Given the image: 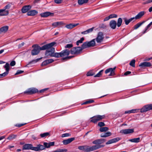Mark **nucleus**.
Here are the masks:
<instances>
[{
	"label": "nucleus",
	"instance_id": "1",
	"mask_svg": "<svg viewBox=\"0 0 152 152\" xmlns=\"http://www.w3.org/2000/svg\"><path fill=\"white\" fill-rule=\"evenodd\" d=\"M56 44V43L55 42H52L45 45L41 47L37 45H33L32 47L34 48L31 51V54L33 56L36 55L39 53L40 50H46L45 55L46 56H50V48Z\"/></svg>",
	"mask_w": 152,
	"mask_h": 152
},
{
	"label": "nucleus",
	"instance_id": "2",
	"mask_svg": "<svg viewBox=\"0 0 152 152\" xmlns=\"http://www.w3.org/2000/svg\"><path fill=\"white\" fill-rule=\"evenodd\" d=\"M50 57H54L56 58H59L64 56H67L70 53L69 50L68 49L64 50L60 53H55V48L51 47L50 49Z\"/></svg>",
	"mask_w": 152,
	"mask_h": 152
},
{
	"label": "nucleus",
	"instance_id": "3",
	"mask_svg": "<svg viewBox=\"0 0 152 152\" xmlns=\"http://www.w3.org/2000/svg\"><path fill=\"white\" fill-rule=\"evenodd\" d=\"M44 147L41 144L37 145L36 147H34L32 146L31 144H26L25 145L23 148V149L28 150L30 149L35 151H39L42 150L44 149Z\"/></svg>",
	"mask_w": 152,
	"mask_h": 152
},
{
	"label": "nucleus",
	"instance_id": "4",
	"mask_svg": "<svg viewBox=\"0 0 152 152\" xmlns=\"http://www.w3.org/2000/svg\"><path fill=\"white\" fill-rule=\"evenodd\" d=\"M104 146V145H94L92 146L85 145V152H90Z\"/></svg>",
	"mask_w": 152,
	"mask_h": 152
},
{
	"label": "nucleus",
	"instance_id": "5",
	"mask_svg": "<svg viewBox=\"0 0 152 152\" xmlns=\"http://www.w3.org/2000/svg\"><path fill=\"white\" fill-rule=\"evenodd\" d=\"M105 117L104 115H97L91 118V119L90 121L94 123H96L97 122L104 119Z\"/></svg>",
	"mask_w": 152,
	"mask_h": 152
},
{
	"label": "nucleus",
	"instance_id": "6",
	"mask_svg": "<svg viewBox=\"0 0 152 152\" xmlns=\"http://www.w3.org/2000/svg\"><path fill=\"white\" fill-rule=\"evenodd\" d=\"M82 51V49L80 47H77L72 48L70 50V53L72 54H78Z\"/></svg>",
	"mask_w": 152,
	"mask_h": 152
},
{
	"label": "nucleus",
	"instance_id": "7",
	"mask_svg": "<svg viewBox=\"0 0 152 152\" xmlns=\"http://www.w3.org/2000/svg\"><path fill=\"white\" fill-rule=\"evenodd\" d=\"M104 38V36L103 33L99 32L98 33L97 37L96 38V40L98 43L102 42Z\"/></svg>",
	"mask_w": 152,
	"mask_h": 152
},
{
	"label": "nucleus",
	"instance_id": "8",
	"mask_svg": "<svg viewBox=\"0 0 152 152\" xmlns=\"http://www.w3.org/2000/svg\"><path fill=\"white\" fill-rule=\"evenodd\" d=\"M106 141L105 139H97L93 141L92 143L96 145H99L98 144H101L104 143V142Z\"/></svg>",
	"mask_w": 152,
	"mask_h": 152
},
{
	"label": "nucleus",
	"instance_id": "9",
	"mask_svg": "<svg viewBox=\"0 0 152 152\" xmlns=\"http://www.w3.org/2000/svg\"><path fill=\"white\" fill-rule=\"evenodd\" d=\"M134 132L133 129H122L120 131V133L124 134H127L130 133H132Z\"/></svg>",
	"mask_w": 152,
	"mask_h": 152
},
{
	"label": "nucleus",
	"instance_id": "10",
	"mask_svg": "<svg viewBox=\"0 0 152 152\" xmlns=\"http://www.w3.org/2000/svg\"><path fill=\"white\" fill-rule=\"evenodd\" d=\"M116 67L113 68H110L106 69L105 72L106 74H107L109 72L110 73L109 75V76H113L115 74L114 70L115 69Z\"/></svg>",
	"mask_w": 152,
	"mask_h": 152
},
{
	"label": "nucleus",
	"instance_id": "11",
	"mask_svg": "<svg viewBox=\"0 0 152 152\" xmlns=\"http://www.w3.org/2000/svg\"><path fill=\"white\" fill-rule=\"evenodd\" d=\"M120 139H121L119 137L114 138L108 140L106 142V145H108L113 143H115L118 141Z\"/></svg>",
	"mask_w": 152,
	"mask_h": 152
},
{
	"label": "nucleus",
	"instance_id": "12",
	"mask_svg": "<svg viewBox=\"0 0 152 152\" xmlns=\"http://www.w3.org/2000/svg\"><path fill=\"white\" fill-rule=\"evenodd\" d=\"M117 23L116 21L114 20H111L109 23L110 27L113 29H115L117 26Z\"/></svg>",
	"mask_w": 152,
	"mask_h": 152
},
{
	"label": "nucleus",
	"instance_id": "13",
	"mask_svg": "<svg viewBox=\"0 0 152 152\" xmlns=\"http://www.w3.org/2000/svg\"><path fill=\"white\" fill-rule=\"evenodd\" d=\"M31 8V6L30 5H26L23 6L22 9V12L23 13H25Z\"/></svg>",
	"mask_w": 152,
	"mask_h": 152
},
{
	"label": "nucleus",
	"instance_id": "14",
	"mask_svg": "<svg viewBox=\"0 0 152 152\" xmlns=\"http://www.w3.org/2000/svg\"><path fill=\"white\" fill-rule=\"evenodd\" d=\"M151 66V64L149 62H145L142 63H141L139 65V66H140L142 68L144 67H149Z\"/></svg>",
	"mask_w": 152,
	"mask_h": 152
},
{
	"label": "nucleus",
	"instance_id": "15",
	"mask_svg": "<svg viewBox=\"0 0 152 152\" xmlns=\"http://www.w3.org/2000/svg\"><path fill=\"white\" fill-rule=\"evenodd\" d=\"M54 14L50 12H45L40 14L41 16L43 17H46L49 16H52Z\"/></svg>",
	"mask_w": 152,
	"mask_h": 152
},
{
	"label": "nucleus",
	"instance_id": "16",
	"mask_svg": "<svg viewBox=\"0 0 152 152\" xmlns=\"http://www.w3.org/2000/svg\"><path fill=\"white\" fill-rule=\"evenodd\" d=\"M75 139L74 137L71 138L66 140H64L62 142L64 144L66 145L71 143Z\"/></svg>",
	"mask_w": 152,
	"mask_h": 152
},
{
	"label": "nucleus",
	"instance_id": "17",
	"mask_svg": "<svg viewBox=\"0 0 152 152\" xmlns=\"http://www.w3.org/2000/svg\"><path fill=\"white\" fill-rule=\"evenodd\" d=\"M38 90L35 88H33L29 89L28 91L25 92V93L32 94L36 93L38 92Z\"/></svg>",
	"mask_w": 152,
	"mask_h": 152
},
{
	"label": "nucleus",
	"instance_id": "18",
	"mask_svg": "<svg viewBox=\"0 0 152 152\" xmlns=\"http://www.w3.org/2000/svg\"><path fill=\"white\" fill-rule=\"evenodd\" d=\"M9 14L8 10H5L4 9H0V16L7 15Z\"/></svg>",
	"mask_w": 152,
	"mask_h": 152
},
{
	"label": "nucleus",
	"instance_id": "19",
	"mask_svg": "<svg viewBox=\"0 0 152 152\" xmlns=\"http://www.w3.org/2000/svg\"><path fill=\"white\" fill-rule=\"evenodd\" d=\"M9 64L8 63H6L4 66V68L6 69V71L2 74V75H4L5 76L7 75L9 72Z\"/></svg>",
	"mask_w": 152,
	"mask_h": 152
},
{
	"label": "nucleus",
	"instance_id": "20",
	"mask_svg": "<svg viewBox=\"0 0 152 152\" xmlns=\"http://www.w3.org/2000/svg\"><path fill=\"white\" fill-rule=\"evenodd\" d=\"M145 13L144 11H141L139 12L135 17H134L135 20L141 18L145 14Z\"/></svg>",
	"mask_w": 152,
	"mask_h": 152
},
{
	"label": "nucleus",
	"instance_id": "21",
	"mask_svg": "<svg viewBox=\"0 0 152 152\" xmlns=\"http://www.w3.org/2000/svg\"><path fill=\"white\" fill-rule=\"evenodd\" d=\"M37 11L32 10L27 12V14L28 16H33L37 15Z\"/></svg>",
	"mask_w": 152,
	"mask_h": 152
},
{
	"label": "nucleus",
	"instance_id": "22",
	"mask_svg": "<svg viewBox=\"0 0 152 152\" xmlns=\"http://www.w3.org/2000/svg\"><path fill=\"white\" fill-rule=\"evenodd\" d=\"M150 110L149 105H147L145 106L140 109L141 113L146 112Z\"/></svg>",
	"mask_w": 152,
	"mask_h": 152
},
{
	"label": "nucleus",
	"instance_id": "23",
	"mask_svg": "<svg viewBox=\"0 0 152 152\" xmlns=\"http://www.w3.org/2000/svg\"><path fill=\"white\" fill-rule=\"evenodd\" d=\"M8 29V26H5L0 28V34L2 33H5L6 32Z\"/></svg>",
	"mask_w": 152,
	"mask_h": 152
},
{
	"label": "nucleus",
	"instance_id": "24",
	"mask_svg": "<svg viewBox=\"0 0 152 152\" xmlns=\"http://www.w3.org/2000/svg\"><path fill=\"white\" fill-rule=\"evenodd\" d=\"M79 23L72 24L70 23L66 25L65 27L68 29H71L77 26Z\"/></svg>",
	"mask_w": 152,
	"mask_h": 152
},
{
	"label": "nucleus",
	"instance_id": "25",
	"mask_svg": "<svg viewBox=\"0 0 152 152\" xmlns=\"http://www.w3.org/2000/svg\"><path fill=\"white\" fill-rule=\"evenodd\" d=\"M95 39H94L90 42H86L88 47H93L95 46Z\"/></svg>",
	"mask_w": 152,
	"mask_h": 152
},
{
	"label": "nucleus",
	"instance_id": "26",
	"mask_svg": "<svg viewBox=\"0 0 152 152\" xmlns=\"http://www.w3.org/2000/svg\"><path fill=\"white\" fill-rule=\"evenodd\" d=\"M64 24L63 22L62 21L61 22H54L52 24V26L54 28L57 27L58 26H60Z\"/></svg>",
	"mask_w": 152,
	"mask_h": 152
},
{
	"label": "nucleus",
	"instance_id": "27",
	"mask_svg": "<svg viewBox=\"0 0 152 152\" xmlns=\"http://www.w3.org/2000/svg\"><path fill=\"white\" fill-rule=\"evenodd\" d=\"M129 141L132 142L138 143L140 141V138L138 137L129 140Z\"/></svg>",
	"mask_w": 152,
	"mask_h": 152
},
{
	"label": "nucleus",
	"instance_id": "28",
	"mask_svg": "<svg viewBox=\"0 0 152 152\" xmlns=\"http://www.w3.org/2000/svg\"><path fill=\"white\" fill-rule=\"evenodd\" d=\"M112 133L110 132H107L104 134H102L100 135L101 137H106L111 135Z\"/></svg>",
	"mask_w": 152,
	"mask_h": 152
},
{
	"label": "nucleus",
	"instance_id": "29",
	"mask_svg": "<svg viewBox=\"0 0 152 152\" xmlns=\"http://www.w3.org/2000/svg\"><path fill=\"white\" fill-rule=\"evenodd\" d=\"M17 136L16 135L13 134H11L9 136L7 137V139L11 141L16 138Z\"/></svg>",
	"mask_w": 152,
	"mask_h": 152
},
{
	"label": "nucleus",
	"instance_id": "30",
	"mask_svg": "<svg viewBox=\"0 0 152 152\" xmlns=\"http://www.w3.org/2000/svg\"><path fill=\"white\" fill-rule=\"evenodd\" d=\"M93 28H91L88 29L87 30L85 31H84L82 32L81 34H88L89 33H90V32H92L93 31Z\"/></svg>",
	"mask_w": 152,
	"mask_h": 152
},
{
	"label": "nucleus",
	"instance_id": "31",
	"mask_svg": "<svg viewBox=\"0 0 152 152\" xmlns=\"http://www.w3.org/2000/svg\"><path fill=\"white\" fill-rule=\"evenodd\" d=\"M88 0H78V3L79 5H82L83 4L87 3Z\"/></svg>",
	"mask_w": 152,
	"mask_h": 152
},
{
	"label": "nucleus",
	"instance_id": "32",
	"mask_svg": "<svg viewBox=\"0 0 152 152\" xmlns=\"http://www.w3.org/2000/svg\"><path fill=\"white\" fill-rule=\"evenodd\" d=\"M122 23V20L121 18H118L117 21V25L118 27H120Z\"/></svg>",
	"mask_w": 152,
	"mask_h": 152
},
{
	"label": "nucleus",
	"instance_id": "33",
	"mask_svg": "<svg viewBox=\"0 0 152 152\" xmlns=\"http://www.w3.org/2000/svg\"><path fill=\"white\" fill-rule=\"evenodd\" d=\"M109 129L107 127H101L99 129V131L101 132H105Z\"/></svg>",
	"mask_w": 152,
	"mask_h": 152
},
{
	"label": "nucleus",
	"instance_id": "34",
	"mask_svg": "<svg viewBox=\"0 0 152 152\" xmlns=\"http://www.w3.org/2000/svg\"><path fill=\"white\" fill-rule=\"evenodd\" d=\"M50 135V134L48 132H45L44 133L42 134H40V136L42 138H44L48 136L49 135Z\"/></svg>",
	"mask_w": 152,
	"mask_h": 152
},
{
	"label": "nucleus",
	"instance_id": "35",
	"mask_svg": "<svg viewBox=\"0 0 152 152\" xmlns=\"http://www.w3.org/2000/svg\"><path fill=\"white\" fill-rule=\"evenodd\" d=\"M88 47V46L87 43V42H85L83 43L81 46V48L82 49V50L83 49L86 48Z\"/></svg>",
	"mask_w": 152,
	"mask_h": 152
},
{
	"label": "nucleus",
	"instance_id": "36",
	"mask_svg": "<svg viewBox=\"0 0 152 152\" xmlns=\"http://www.w3.org/2000/svg\"><path fill=\"white\" fill-rule=\"evenodd\" d=\"M144 21L140 23H138L137 24H136L134 26V28L135 29H137L139 27L144 23Z\"/></svg>",
	"mask_w": 152,
	"mask_h": 152
},
{
	"label": "nucleus",
	"instance_id": "37",
	"mask_svg": "<svg viewBox=\"0 0 152 152\" xmlns=\"http://www.w3.org/2000/svg\"><path fill=\"white\" fill-rule=\"evenodd\" d=\"M94 100L92 99H90L88 101H86L84 102L82 104H88L91 103L93 102Z\"/></svg>",
	"mask_w": 152,
	"mask_h": 152
},
{
	"label": "nucleus",
	"instance_id": "38",
	"mask_svg": "<svg viewBox=\"0 0 152 152\" xmlns=\"http://www.w3.org/2000/svg\"><path fill=\"white\" fill-rule=\"evenodd\" d=\"M103 72V70H102L100 71L97 74L94 76L95 77H99L102 75V73Z\"/></svg>",
	"mask_w": 152,
	"mask_h": 152
},
{
	"label": "nucleus",
	"instance_id": "39",
	"mask_svg": "<svg viewBox=\"0 0 152 152\" xmlns=\"http://www.w3.org/2000/svg\"><path fill=\"white\" fill-rule=\"evenodd\" d=\"M12 4L10 3L4 7V9L5 10H7V9H9L12 6Z\"/></svg>",
	"mask_w": 152,
	"mask_h": 152
},
{
	"label": "nucleus",
	"instance_id": "40",
	"mask_svg": "<svg viewBox=\"0 0 152 152\" xmlns=\"http://www.w3.org/2000/svg\"><path fill=\"white\" fill-rule=\"evenodd\" d=\"M84 39L83 37H82L81 38L80 40L77 41L76 42V44L77 45H79V43H81L83 42V41L84 40Z\"/></svg>",
	"mask_w": 152,
	"mask_h": 152
},
{
	"label": "nucleus",
	"instance_id": "41",
	"mask_svg": "<svg viewBox=\"0 0 152 152\" xmlns=\"http://www.w3.org/2000/svg\"><path fill=\"white\" fill-rule=\"evenodd\" d=\"M42 145L44 147V149H42V150L45 149V148H49V146H49V143L45 142L44 143V145Z\"/></svg>",
	"mask_w": 152,
	"mask_h": 152
},
{
	"label": "nucleus",
	"instance_id": "42",
	"mask_svg": "<svg viewBox=\"0 0 152 152\" xmlns=\"http://www.w3.org/2000/svg\"><path fill=\"white\" fill-rule=\"evenodd\" d=\"M123 19L126 25H128L130 23L129 19H127L126 18H123Z\"/></svg>",
	"mask_w": 152,
	"mask_h": 152
},
{
	"label": "nucleus",
	"instance_id": "43",
	"mask_svg": "<svg viewBox=\"0 0 152 152\" xmlns=\"http://www.w3.org/2000/svg\"><path fill=\"white\" fill-rule=\"evenodd\" d=\"M135 60H132L129 63V64L130 66H135Z\"/></svg>",
	"mask_w": 152,
	"mask_h": 152
},
{
	"label": "nucleus",
	"instance_id": "44",
	"mask_svg": "<svg viewBox=\"0 0 152 152\" xmlns=\"http://www.w3.org/2000/svg\"><path fill=\"white\" fill-rule=\"evenodd\" d=\"M78 149L81 151H84L85 149V145L79 146L78 147Z\"/></svg>",
	"mask_w": 152,
	"mask_h": 152
},
{
	"label": "nucleus",
	"instance_id": "45",
	"mask_svg": "<svg viewBox=\"0 0 152 152\" xmlns=\"http://www.w3.org/2000/svg\"><path fill=\"white\" fill-rule=\"evenodd\" d=\"M152 25V21L148 25L147 27L145 28V30L144 31L143 34L145 33L146 30L151 26Z\"/></svg>",
	"mask_w": 152,
	"mask_h": 152
},
{
	"label": "nucleus",
	"instance_id": "46",
	"mask_svg": "<svg viewBox=\"0 0 152 152\" xmlns=\"http://www.w3.org/2000/svg\"><path fill=\"white\" fill-rule=\"evenodd\" d=\"M73 47V45L71 44H68L65 46V48H70Z\"/></svg>",
	"mask_w": 152,
	"mask_h": 152
},
{
	"label": "nucleus",
	"instance_id": "47",
	"mask_svg": "<svg viewBox=\"0 0 152 152\" xmlns=\"http://www.w3.org/2000/svg\"><path fill=\"white\" fill-rule=\"evenodd\" d=\"M94 73L91 71L88 72L87 74V76H92L94 75Z\"/></svg>",
	"mask_w": 152,
	"mask_h": 152
},
{
	"label": "nucleus",
	"instance_id": "48",
	"mask_svg": "<svg viewBox=\"0 0 152 152\" xmlns=\"http://www.w3.org/2000/svg\"><path fill=\"white\" fill-rule=\"evenodd\" d=\"M110 18H116L117 17V15L115 14H112L109 15Z\"/></svg>",
	"mask_w": 152,
	"mask_h": 152
},
{
	"label": "nucleus",
	"instance_id": "49",
	"mask_svg": "<svg viewBox=\"0 0 152 152\" xmlns=\"http://www.w3.org/2000/svg\"><path fill=\"white\" fill-rule=\"evenodd\" d=\"M70 136V134L69 133H65L61 135V137H69Z\"/></svg>",
	"mask_w": 152,
	"mask_h": 152
},
{
	"label": "nucleus",
	"instance_id": "50",
	"mask_svg": "<svg viewBox=\"0 0 152 152\" xmlns=\"http://www.w3.org/2000/svg\"><path fill=\"white\" fill-rule=\"evenodd\" d=\"M105 125L104 123L103 122H99L98 124V126L100 127H103Z\"/></svg>",
	"mask_w": 152,
	"mask_h": 152
},
{
	"label": "nucleus",
	"instance_id": "51",
	"mask_svg": "<svg viewBox=\"0 0 152 152\" xmlns=\"http://www.w3.org/2000/svg\"><path fill=\"white\" fill-rule=\"evenodd\" d=\"M24 72L23 71L21 70H17L16 73L15 74V75H17L23 73Z\"/></svg>",
	"mask_w": 152,
	"mask_h": 152
},
{
	"label": "nucleus",
	"instance_id": "52",
	"mask_svg": "<svg viewBox=\"0 0 152 152\" xmlns=\"http://www.w3.org/2000/svg\"><path fill=\"white\" fill-rule=\"evenodd\" d=\"M63 1L62 0H55L54 2L57 4H59L61 3Z\"/></svg>",
	"mask_w": 152,
	"mask_h": 152
},
{
	"label": "nucleus",
	"instance_id": "53",
	"mask_svg": "<svg viewBox=\"0 0 152 152\" xmlns=\"http://www.w3.org/2000/svg\"><path fill=\"white\" fill-rule=\"evenodd\" d=\"M46 61L47 62L48 64L50 63H51L54 61V60L52 59H47L46 60Z\"/></svg>",
	"mask_w": 152,
	"mask_h": 152
},
{
	"label": "nucleus",
	"instance_id": "54",
	"mask_svg": "<svg viewBox=\"0 0 152 152\" xmlns=\"http://www.w3.org/2000/svg\"><path fill=\"white\" fill-rule=\"evenodd\" d=\"M15 62L14 61H12L10 63V65L11 66H13L15 65Z\"/></svg>",
	"mask_w": 152,
	"mask_h": 152
},
{
	"label": "nucleus",
	"instance_id": "55",
	"mask_svg": "<svg viewBox=\"0 0 152 152\" xmlns=\"http://www.w3.org/2000/svg\"><path fill=\"white\" fill-rule=\"evenodd\" d=\"M47 61L46 60L45 61H44L42 63V66H45L46 65H47V64H48V63L46 61Z\"/></svg>",
	"mask_w": 152,
	"mask_h": 152
},
{
	"label": "nucleus",
	"instance_id": "56",
	"mask_svg": "<svg viewBox=\"0 0 152 152\" xmlns=\"http://www.w3.org/2000/svg\"><path fill=\"white\" fill-rule=\"evenodd\" d=\"M72 57H73V56H67V57L63 58L62 59V60H65V59H70V58H72Z\"/></svg>",
	"mask_w": 152,
	"mask_h": 152
},
{
	"label": "nucleus",
	"instance_id": "57",
	"mask_svg": "<svg viewBox=\"0 0 152 152\" xmlns=\"http://www.w3.org/2000/svg\"><path fill=\"white\" fill-rule=\"evenodd\" d=\"M49 143V148H50L51 146H53L54 145V142H50Z\"/></svg>",
	"mask_w": 152,
	"mask_h": 152
},
{
	"label": "nucleus",
	"instance_id": "58",
	"mask_svg": "<svg viewBox=\"0 0 152 152\" xmlns=\"http://www.w3.org/2000/svg\"><path fill=\"white\" fill-rule=\"evenodd\" d=\"M26 124H17L15 126H16L18 127H20L24 125H25Z\"/></svg>",
	"mask_w": 152,
	"mask_h": 152
},
{
	"label": "nucleus",
	"instance_id": "59",
	"mask_svg": "<svg viewBox=\"0 0 152 152\" xmlns=\"http://www.w3.org/2000/svg\"><path fill=\"white\" fill-rule=\"evenodd\" d=\"M129 21L130 22V23L133 21H134L135 20L134 18V17L132 18L129 19Z\"/></svg>",
	"mask_w": 152,
	"mask_h": 152
},
{
	"label": "nucleus",
	"instance_id": "60",
	"mask_svg": "<svg viewBox=\"0 0 152 152\" xmlns=\"http://www.w3.org/2000/svg\"><path fill=\"white\" fill-rule=\"evenodd\" d=\"M110 18L109 16L108 17H106L105 18L104 20V21H105L107 20H108Z\"/></svg>",
	"mask_w": 152,
	"mask_h": 152
},
{
	"label": "nucleus",
	"instance_id": "61",
	"mask_svg": "<svg viewBox=\"0 0 152 152\" xmlns=\"http://www.w3.org/2000/svg\"><path fill=\"white\" fill-rule=\"evenodd\" d=\"M131 73V72L130 71H127L124 73L125 75H127Z\"/></svg>",
	"mask_w": 152,
	"mask_h": 152
},
{
	"label": "nucleus",
	"instance_id": "62",
	"mask_svg": "<svg viewBox=\"0 0 152 152\" xmlns=\"http://www.w3.org/2000/svg\"><path fill=\"white\" fill-rule=\"evenodd\" d=\"M24 44V42H22L20 44L18 45V47L19 48H20L23 46Z\"/></svg>",
	"mask_w": 152,
	"mask_h": 152
},
{
	"label": "nucleus",
	"instance_id": "63",
	"mask_svg": "<svg viewBox=\"0 0 152 152\" xmlns=\"http://www.w3.org/2000/svg\"><path fill=\"white\" fill-rule=\"evenodd\" d=\"M130 110L131 112V113H136L137 110Z\"/></svg>",
	"mask_w": 152,
	"mask_h": 152
},
{
	"label": "nucleus",
	"instance_id": "64",
	"mask_svg": "<svg viewBox=\"0 0 152 152\" xmlns=\"http://www.w3.org/2000/svg\"><path fill=\"white\" fill-rule=\"evenodd\" d=\"M32 138L34 140H36L38 138H37L34 135H33L32 136Z\"/></svg>",
	"mask_w": 152,
	"mask_h": 152
}]
</instances>
